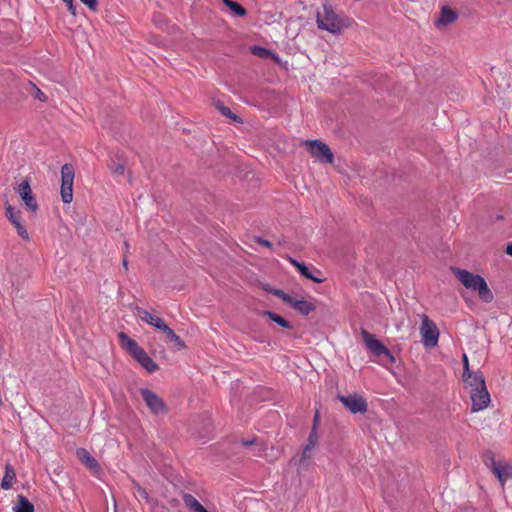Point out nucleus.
<instances>
[{
  "instance_id": "1",
  "label": "nucleus",
  "mask_w": 512,
  "mask_h": 512,
  "mask_svg": "<svg viewBox=\"0 0 512 512\" xmlns=\"http://www.w3.org/2000/svg\"><path fill=\"white\" fill-rule=\"evenodd\" d=\"M451 271L466 289L477 292L483 302L490 303L493 301V292L482 276L457 267H452Z\"/></svg>"
},
{
  "instance_id": "2",
  "label": "nucleus",
  "mask_w": 512,
  "mask_h": 512,
  "mask_svg": "<svg viewBox=\"0 0 512 512\" xmlns=\"http://www.w3.org/2000/svg\"><path fill=\"white\" fill-rule=\"evenodd\" d=\"M316 23L319 29L332 34H340L343 29L350 26L348 17L337 14L331 5H323V11L316 15Z\"/></svg>"
},
{
  "instance_id": "3",
  "label": "nucleus",
  "mask_w": 512,
  "mask_h": 512,
  "mask_svg": "<svg viewBox=\"0 0 512 512\" xmlns=\"http://www.w3.org/2000/svg\"><path fill=\"white\" fill-rule=\"evenodd\" d=\"M303 145L317 161L323 164L333 163L334 154L326 143L320 140H306Z\"/></svg>"
},
{
  "instance_id": "4",
  "label": "nucleus",
  "mask_w": 512,
  "mask_h": 512,
  "mask_svg": "<svg viewBox=\"0 0 512 512\" xmlns=\"http://www.w3.org/2000/svg\"><path fill=\"white\" fill-rule=\"evenodd\" d=\"M75 170L72 164H64L61 168V189L60 194L64 203H70L73 200V182Z\"/></svg>"
},
{
  "instance_id": "5",
  "label": "nucleus",
  "mask_w": 512,
  "mask_h": 512,
  "mask_svg": "<svg viewBox=\"0 0 512 512\" xmlns=\"http://www.w3.org/2000/svg\"><path fill=\"white\" fill-rule=\"evenodd\" d=\"M420 317L422 320L420 334L423 344L427 347L436 346L439 338V330L436 324L425 314Z\"/></svg>"
},
{
  "instance_id": "6",
  "label": "nucleus",
  "mask_w": 512,
  "mask_h": 512,
  "mask_svg": "<svg viewBox=\"0 0 512 512\" xmlns=\"http://www.w3.org/2000/svg\"><path fill=\"white\" fill-rule=\"evenodd\" d=\"M361 335L366 347L376 356H385L391 363L395 361L393 355L384 344L365 329H361Z\"/></svg>"
},
{
  "instance_id": "7",
  "label": "nucleus",
  "mask_w": 512,
  "mask_h": 512,
  "mask_svg": "<svg viewBox=\"0 0 512 512\" xmlns=\"http://www.w3.org/2000/svg\"><path fill=\"white\" fill-rule=\"evenodd\" d=\"M140 393L144 402L153 414L159 415L167 413V406L165 402L155 392L147 388H142Z\"/></svg>"
},
{
  "instance_id": "8",
  "label": "nucleus",
  "mask_w": 512,
  "mask_h": 512,
  "mask_svg": "<svg viewBox=\"0 0 512 512\" xmlns=\"http://www.w3.org/2000/svg\"><path fill=\"white\" fill-rule=\"evenodd\" d=\"M17 193L19 194L21 200L23 201L25 207L30 212H36L38 209L37 201L32 193V189L30 186V180L25 179L21 184L16 188Z\"/></svg>"
},
{
  "instance_id": "9",
  "label": "nucleus",
  "mask_w": 512,
  "mask_h": 512,
  "mask_svg": "<svg viewBox=\"0 0 512 512\" xmlns=\"http://www.w3.org/2000/svg\"><path fill=\"white\" fill-rule=\"evenodd\" d=\"M491 470L493 474L499 480L501 487L503 488L508 480L512 479V464L506 461H496L493 457L491 458Z\"/></svg>"
},
{
  "instance_id": "10",
  "label": "nucleus",
  "mask_w": 512,
  "mask_h": 512,
  "mask_svg": "<svg viewBox=\"0 0 512 512\" xmlns=\"http://www.w3.org/2000/svg\"><path fill=\"white\" fill-rule=\"evenodd\" d=\"M338 398L351 413H365L368 409L366 400L360 395H341Z\"/></svg>"
},
{
  "instance_id": "11",
  "label": "nucleus",
  "mask_w": 512,
  "mask_h": 512,
  "mask_svg": "<svg viewBox=\"0 0 512 512\" xmlns=\"http://www.w3.org/2000/svg\"><path fill=\"white\" fill-rule=\"evenodd\" d=\"M472 402V412H478L488 407L491 399L487 387L469 393Z\"/></svg>"
},
{
  "instance_id": "12",
  "label": "nucleus",
  "mask_w": 512,
  "mask_h": 512,
  "mask_svg": "<svg viewBox=\"0 0 512 512\" xmlns=\"http://www.w3.org/2000/svg\"><path fill=\"white\" fill-rule=\"evenodd\" d=\"M135 314L139 319H141L142 321L146 322L147 324L153 326L154 328H156L160 331H162L164 326L167 325L162 318L151 314L149 311H147L141 307L136 308Z\"/></svg>"
},
{
  "instance_id": "13",
  "label": "nucleus",
  "mask_w": 512,
  "mask_h": 512,
  "mask_svg": "<svg viewBox=\"0 0 512 512\" xmlns=\"http://www.w3.org/2000/svg\"><path fill=\"white\" fill-rule=\"evenodd\" d=\"M458 19V13L449 6H443L440 10L438 19L435 22L437 28H443L453 24Z\"/></svg>"
},
{
  "instance_id": "14",
  "label": "nucleus",
  "mask_w": 512,
  "mask_h": 512,
  "mask_svg": "<svg viewBox=\"0 0 512 512\" xmlns=\"http://www.w3.org/2000/svg\"><path fill=\"white\" fill-rule=\"evenodd\" d=\"M76 456L79 461L86 466L93 474H98L100 471V466L97 460L90 455V453L85 448H78L76 450Z\"/></svg>"
},
{
  "instance_id": "15",
  "label": "nucleus",
  "mask_w": 512,
  "mask_h": 512,
  "mask_svg": "<svg viewBox=\"0 0 512 512\" xmlns=\"http://www.w3.org/2000/svg\"><path fill=\"white\" fill-rule=\"evenodd\" d=\"M465 388L468 390V393L471 391H477L480 388H484L486 386L484 376L482 372L477 371L473 372V374H468L463 378Z\"/></svg>"
},
{
  "instance_id": "16",
  "label": "nucleus",
  "mask_w": 512,
  "mask_h": 512,
  "mask_svg": "<svg viewBox=\"0 0 512 512\" xmlns=\"http://www.w3.org/2000/svg\"><path fill=\"white\" fill-rule=\"evenodd\" d=\"M133 357L149 373H153L159 368V366L152 360V358L144 351L143 348H141Z\"/></svg>"
},
{
  "instance_id": "17",
  "label": "nucleus",
  "mask_w": 512,
  "mask_h": 512,
  "mask_svg": "<svg viewBox=\"0 0 512 512\" xmlns=\"http://www.w3.org/2000/svg\"><path fill=\"white\" fill-rule=\"evenodd\" d=\"M290 306L302 315H308L315 310V305L307 300L292 299Z\"/></svg>"
},
{
  "instance_id": "18",
  "label": "nucleus",
  "mask_w": 512,
  "mask_h": 512,
  "mask_svg": "<svg viewBox=\"0 0 512 512\" xmlns=\"http://www.w3.org/2000/svg\"><path fill=\"white\" fill-rule=\"evenodd\" d=\"M16 481V472L14 468L10 464H6L5 466V474L1 481V488L4 490H9L14 482Z\"/></svg>"
},
{
  "instance_id": "19",
  "label": "nucleus",
  "mask_w": 512,
  "mask_h": 512,
  "mask_svg": "<svg viewBox=\"0 0 512 512\" xmlns=\"http://www.w3.org/2000/svg\"><path fill=\"white\" fill-rule=\"evenodd\" d=\"M13 512H34V505L24 495H18Z\"/></svg>"
},
{
  "instance_id": "20",
  "label": "nucleus",
  "mask_w": 512,
  "mask_h": 512,
  "mask_svg": "<svg viewBox=\"0 0 512 512\" xmlns=\"http://www.w3.org/2000/svg\"><path fill=\"white\" fill-rule=\"evenodd\" d=\"M291 263L297 268L298 272L304 276L305 278L309 279V280H312L313 282L315 283H321L323 282V279L320 278V277H316L314 276L311 271L309 270V268L303 264V263H300L294 259H290Z\"/></svg>"
},
{
  "instance_id": "21",
  "label": "nucleus",
  "mask_w": 512,
  "mask_h": 512,
  "mask_svg": "<svg viewBox=\"0 0 512 512\" xmlns=\"http://www.w3.org/2000/svg\"><path fill=\"white\" fill-rule=\"evenodd\" d=\"M119 338L121 339L122 346L129 351V353L134 356L137 354V352L141 349V347L138 345V343L129 338L125 333L121 332L119 334Z\"/></svg>"
},
{
  "instance_id": "22",
  "label": "nucleus",
  "mask_w": 512,
  "mask_h": 512,
  "mask_svg": "<svg viewBox=\"0 0 512 512\" xmlns=\"http://www.w3.org/2000/svg\"><path fill=\"white\" fill-rule=\"evenodd\" d=\"M162 332L167 336L169 342L173 343L177 350L185 348L184 341L168 326H164Z\"/></svg>"
},
{
  "instance_id": "23",
  "label": "nucleus",
  "mask_w": 512,
  "mask_h": 512,
  "mask_svg": "<svg viewBox=\"0 0 512 512\" xmlns=\"http://www.w3.org/2000/svg\"><path fill=\"white\" fill-rule=\"evenodd\" d=\"M317 441H318V433H317L316 425H313L312 430L308 437V443L303 450V456H302L303 459H306L310 456L309 452L316 446Z\"/></svg>"
},
{
  "instance_id": "24",
  "label": "nucleus",
  "mask_w": 512,
  "mask_h": 512,
  "mask_svg": "<svg viewBox=\"0 0 512 512\" xmlns=\"http://www.w3.org/2000/svg\"><path fill=\"white\" fill-rule=\"evenodd\" d=\"M241 444L243 446H252L253 449H252V455L253 456H258V457H261L263 456V452H264V445L262 442L258 441L257 439H253V440H242L241 441Z\"/></svg>"
},
{
  "instance_id": "25",
  "label": "nucleus",
  "mask_w": 512,
  "mask_h": 512,
  "mask_svg": "<svg viewBox=\"0 0 512 512\" xmlns=\"http://www.w3.org/2000/svg\"><path fill=\"white\" fill-rule=\"evenodd\" d=\"M261 314L263 316L268 317L271 321L277 323L278 325H280L283 328L290 329L292 327L291 324L286 319H284L282 316H280L274 312L265 310Z\"/></svg>"
},
{
  "instance_id": "26",
  "label": "nucleus",
  "mask_w": 512,
  "mask_h": 512,
  "mask_svg": "<svg viewBox=\"0 0 512 512\" xmlns=\"http://www.w3.org/2000/svg\"><path fill=\"white\" fill-rule=\"evenodd\" d=\"M223 3L237 16L244 17L247 15V10L239 3L232 0H222Z\"/></svg>"
},
{
  "instance_id": "27",
  "label": "nucleus",
  "mask_w": 512,
  "mask_h": 512,
  "mask_svg": "<svg viewBox=\"0 0 512 512\" xmlns=\"http://www.w3.org/2000/svg\"><path fill=\"white\" fill-rule=\"evenodd\" d=\"M251 52L253 53V55L257 56V57H260V58H273L275 60H278V56L275 55L274 53H272L270 50L264 48V47H261V46H253L251 47Z\"/></svg>"
},
{
  "instance_id": "28",
  "label": "nucleus",
  "mask_w": 512,
  "mask_h": 512,
  "mask_svg": "<svg viewBox=\"0 0 512 512\" xmlns=\"http://www.w3.org/2000/svg\"><path fill=\"white\" fill-rule=\"evenodd\" d=\"M186 505L194 512H206V508L193 496L188 495L185 497Z\"/></svg>"
},
{
  "instance_id": "29",
  "label": "nucleus",
  "mask_w": 512,
  "mask_h": 512,
  "mask_svg": "<svg viewBox=\"0 0 512 512\" xmlns=\"http://www.w3.org/2000/svg\"><path fill=\"white\" fill-rule=\"evenodd\" d=\"M264 289L266 291H268L269 293L279 297L288 305H290V303L292 302L293 297H291L289 294L285 293L283 290L270 288L269 286L264 287Z\"/></svg>"
},
{
  "instance_id": "30",
  "label": "nucleus",
  "mask_w": 512,
  "mask_h": 512,
  "mask_svg": "<svg viewBox=\"0 0 512 512\" xmlns=\"http://www.w3.org/2000/svg\"><path fill=\"white\" fill-rule=\"evenodd\" d=\"M264 289L266 291H268L269 293L279 297L288 305H290V303L292 302L293 297H291L289 294L285 293L283 290L270 288L269 286L264 287Z\"/></svg>"
},
{
  "instance_id": "31",
  "label": "nucleus",
  "mask_w": 512,
  "mask_h": 512,
  "mask_svg": "<svg viewBox=\"0 0 512 512\" xmlns=\"http://www.w3.org/2000/svg\"><path fill=\"white\" fill-rule=\"evenodd\" d=\"M5 215L13 225L20 221V212L15 211L11 205L6 207Z\"/></svg>"
},
{
  "instance_id": "32",
  "label": "nucleus",
  "mask_w": 512,
  "mask_h": 512,
  "mask_svg": "<svg viewBox=\"0 0 512 512\" xmlns=\"http://www.w3.org/2000/svg\"><path fill=\"white\" fill-rule=\"evenodd\" d=\"M29 87V92L34 98L42 102H45L47 100V96L32 82H29Z\"/></svg>"
},
{
  "instance_id": "33",
  "label": "nucleus",
  "mask_w": 512,
  "mask_h": 512,
  "mask_svg": "<svg viewBox=\"0 0 512 512\" xmlns=\"http://www.w3.org/2000/svg\"><path fill=\"white\" fill-rule=\"evenodd\" d=\"M217 108L219 109V111L226 117L228 118H231L235 121H238V116H236L231 110L230 108L224 106L223 104H218L217 105Z\"/></svg>"
},
{
  "instance_id": "34",
  "label": "nucleus",
  "mask_w": 512,
  "mask_h": 512,
  "mask_svg": "<svg viewBox=\"0 0 512 512\" xmlns=\"http://www.w3.org/2000/svg\"><path fill=\"white\" fill-rule=\"evenodd\" d=\"M14 227L16 228L18 235L22 239H24V240L29 239L28 232H27L26 228L24 227V225L20 221L17 222L16 224H14Z\"/></svg>"
},
{
  "instance_id": "35",
  "label": "nucleus",
  "mask_w": 512,
  "mask_h": 512,
  "mask_svg": "<svg viewBox=\"0 0 512 512\" xmlns=\"http://www.w3.org/2000/svg\"><path fill=\"white\" fill-rule=\"evenodd\" d=\"M84 5H86L90 10L97 11L98 9V0H80Z\"/></svg>"
},
{
  "instance_id": "36",
  "label": "nucleus",
  "mask_w": 512,
  "mask_h": 512,
  "mask_svg": "<svg viewBox=\"0 0 512 512\" xmlns=\"http://www.w3.org/2000/svg\"><path fill=\"white\" fill-rule=\"evenodd\" d=\"M468 374H473V372L469 369V361L466 354H463V378L468 376Z\"/></svg>"
},
{
  "instance_id": "37",
  "label": "nucleus",
  "mask_w": 512,
  "mask_h": 512,
  "mask_svg": "<svg viewBox=\"0 0 512 512\" xmlns=\"http://www.w3.org/2000/svg\"><path fill=\"white\" fill-rule=\"evenodd\" d=\"M67 8H68V11L73 15L75 16L76 15V7L74 5V0H62Z\"/></svg>"
},
{
  "instance_id": "38",
  "label": "nucleus",
  "mask_w": 512,
  "mask_h": 512,
  "mask_svg": "<svg viewBox=\"0 0 512 512\" xmlns=\"http://www.w3.org/2000/svg\"><path fill=\"white\" fill-rule=\"evenodd\" d=\"M112 172L114 175H122L124 174V166L122 164H117L113 169Z\"/></svg>"
},
{
  "instance_id": "39",
  "label": "nucleus",
  "mask_w": 512,
  "mask_h": 512,
  "mask_svg": "<svg viewBox=\"0 0 512 512\" xmlns=\"http://www.w3.org/2000/svg\"><path fill=\"white\" fill-rule=\"evenodd\" d=\"M257 242H258L259 244L263 245V246L268 247V248H270V247H271V243H270L269 241H267V240H264V239L259 238V239L257 240Z\"/></svg>"
},
{
  "instance_id": "40",
  "label": "nucleus",
  "mask_w": 512,
  "mask_h": 512,
  "mask_svg": "<svg viewBox=\"0 0 512 512\" xmlns=\"http://www.w3.org/2000/svg\"><path fill=\"white\" fill-rule=\"evenodd\" d=\"M505 252L509 255V256H512V242L509 243L506 247V250Z\"/></svg>"
},
{
  "instance_id": "41",
  "label": "nucleus",
  "mask_w": 512,
  "mask_h": 512,
  "mask_svg": "<svg viewBox=\"0 0 512 512\" xmlns=\"http://www.w3.org/2000/svg\"><path fill=\"white\" fill-rule=\"evenodd\" d=\"M122 265L125 270H128V260L126 257L123 258Z\"/></svg>"
},
{
  "instance_id": "42",
  "label": "nucleus",
  "mask_w": 512,
  "mask_h": 512,
  "mask_svg": "<svg viewBox=\"0 0 512 512\" xmlns=\"http://www.w3.org/2000/svg\"><path fill=\"white\" fill-rule=\"evenodd\" d=\"M318 421H319V413L316 412L315 416H314V422H313V425H316V427L318 426Z\"/></svg>"
},
{
  "instance_id": "43",
  "label": "nucleus",
  "mask_w": 512,
  "mask_h": 512,
  "mask_svg": "<svg viewBox=\"0 0 512 512\" xmlns=\"http://www.w3.org/2000/svg\"><path fill=\"white\" fill-rule=\"evenodd\" d=\"M206 512H208V511H206Z\"/></svg>"
}]
</instances>
